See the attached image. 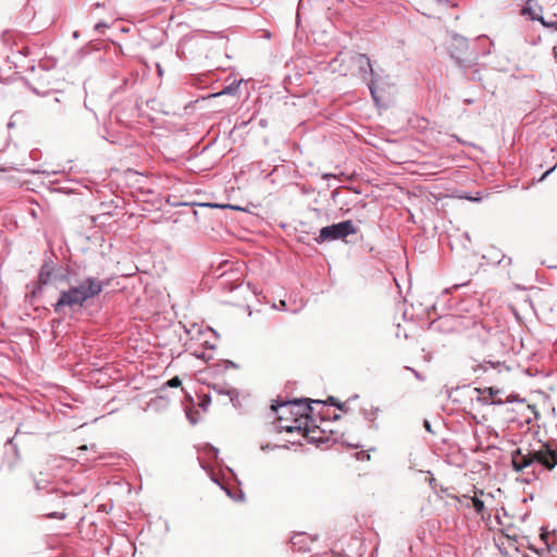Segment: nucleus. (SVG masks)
<instances>
[{"instance_id":"obj_8","label":"nucleus","mask_w":557,"mask_h":557,"mask_svg":"<svg viewBox=\"0 0 557 557\" xmlns=\"http://www.w3.org/2000/svg\"><path fill=\"white\" fill-rule=\"evenodd\" d=\"M64 276L53 274L51 268L49 265H44L39 273V284L48 285V284H57L59 281H62Z\"/></svg>"},{"instance_id":"obj_18","label":"nucleus","mask_w":557,"mask_h":557,"mask_svg":"<svg viewBox=\"0 0 557 557\" xmlns=\"http://www.w3.org/2000/svg\"><path fill=\"white\" fill-rule=\"evenodd\" d=\"M552 171H553V169H550V170L546 171V172L543 174V176H542V178H541V180H544V178H545V177H546V176H547Z\"/></svg>"},{"instance_id":"obj_12","label":"nucleus","mask_w":557,"mask_h":557,"mask_svg":"<svg viewBox=\"0 0 557 557\" xmlns=\"http://www.w3.org/2000/svg\"><path fill=\"white\" fill-rule=\"evenodd\" d=\"M166 385L169 387H173V388L174 387H180L182 385V381H181V379L178 376H174V377H172L171 380H169L166 382Z\"/></svg>"},{"instance_id":"obj_1","label":"nucleus","mask_w":557,"mask_h":557,"mask_svg":"<svg viewBox=\"0 0 557 557\" xmlns=\"http://www.w3.org/2000/svg\"><path fill=\"white\" fill-rule=\"evenodd\" d=\"M511 463L516 472H522L530 467L553 471L557 467V447L541 441L519 447L512 451Z\"/></svg>"},{"instance_id":"obj_4","label":"nucleus","mask_w":557,"mask_h":557,"mask_svg":"<svg viewBox=\"0 0 557 557\" xmlns=\"http://www.w3.org/2000/svg\"><path fill=\"white\" fill-rule=\"evenodd\" d=\"M311 407L302 400L281 399V432L294 435L310 421Z\"/></svg>"},{"instance_id":"obj_17","label":"nucleus","mask_w":557,"mask_h":557,"mask_svg":"<svg viewBox=\"0 0 557 557\" xmlns=\"http://www.w3.org/2000/svg\"><path fill=\"white\" fill-rule=\"evenodd\" d=\"M330 401H331V404H332V405H335V406H337L339 409H343V406H342V405L336 404V403L334 401V398H333V397H330Z\"/></svg>"},{"instance_id":"obj_9","label":"nucleus","mask_w":557,"mask_h":557,"mask_svg":"<svg viewBox=\"0 0 557 557\" xmlns=\"http://www.w3.org/2000/svg\"><path fill=\"white\" fill-rule=\"evenodd\" d=\"M520 407L522 411V416L524 417L525 423H531L532 421L540 419V412L535 405L524 404V400H520Z\"/></svg>"},{"instance_id":"obj_22","label":"nucleus","mask_w":557,"mask_h":557,"mask_svg":"<svg viewBox=\"0 0 557 557\" xmlns=\"http://www.w3.org/2000/svg\"><path fill=\"white\" fill-rule=\"evenodd\" d=\"M208 403H210V399H207V401H203V403L201 404V407H205V405H208Z\"/></svg>"},{"instance_id":"obj_14","label":"nucleus","mask_w":557,"mask_h":557,"mask_svg":"<svg viewBox=\"0 0 557 557\" xmlns=\"http://www.w3.org/2000/svg\"><path fill=\"white\" fill-rule=\"evenodd\" d=\"M235 88H233L232 86H227L226 88H224L221 92L219 94H213L211 95V97H216V96H220V95H224V94H231Z\"/></svg>"},{"instance_id":"obj_2","label":"nucleus","mask_w":557,"mask_h":557,"mask_svg":"<svg viewBox=\"0 0 557 557\" xmlns=\"http://www.w3.org/2000/svg\"><path fill=\"white\" fill-rule=\"evenodd\" d=\"M101 290V281L94 277L85 278L79 284L61 292L60 298L54 305V311L61 312L64 307L71 309L83 307L88 299L99 295Z\"/></svg>"},{"instance_id":"obj_5","label":"nucleus","mask_w":557,"mask_h":557,"mask_svg":"<svg viewBox=\"0 0 557 557\" xmlns=\"http://www.w3.org/2000/svg\"><path fill=\"white\" fill-rule=\"evenodd\" d=\"M294 440H285L290 444L302 445V441H307L308 443L322 444L329 442L327 433L322 430L320 426L313 424L312 418L310 417V421L304 424L299 431L294 434Z\"/></svg>"},{"instance_id":"obj_21","label":"nucleus","mask_w":557,"mask_h":557,"mask_svg":"<svg viewBox=\"0 0 557 557\" xmlns=\"http://www.w3.org/2000/svg\"><path fill=\"white\" fill-rule=\"evenodd\" d=\"M208 403H210V399H207V401H203V403L201 404V407H205V405H208Z\"/></svg>"},{"instance_id":"obj_19","label":"nucleus","mask_w":557,"mask_h":557,"mask_svg":"<svg viewBox=\"0 0 557 557\" xmlns=\"http://www.w3.org/2000/svg\"><path fill=\"white\" fill-rule=\"evenodd\" d=\"M262 449H263V450H264V449H274V446H272V447H270L269 445H267V446H262Z\"/></svg>"},{"instance_id":"obj_7","label":"nucleus","mask_w":557,"mask_h":557,"mask_svg":"<svg viewBox=\"0 0 557 557\" xmlns=\"http://www.w3.org/2000/svg\"><path fill=\"white\" fill-rule=\"evenodd\" d=\"M475 391L479 393V399L485 405H500L503 403V400L498 397V395L502 393L499 388L485 387L475 388Z\"/></svg>"},{"instance_id":"obj_16","label":"nucleus","mask_w":557,"mask_h":557,"mask_svg":"<svg viewBox=\"0 0 557 557\" xmlns=\"http://www.w3.org/2000/svg\"><path fill=\"white\" fill-rule=\"evenodd\" d=\"M270 409L275 412L278 409V400H272Z\"/></svg>"},{"instance_id":"obj_3","label":"nucleus","mask_w":557,"mask_h":557,"mask_svg":"<svg viewBox=\"0 0 557 557\" xmlns=\"http://www.w3.org/2000/svg\"><path fill=\"white\" fill-rule=\"evenodd\" d=\"M342 69L341 72L344 75L357 76L362 79H367L368 74L370 73L373 77L369 83V88L371 95L375 102L380 101L379 96V78L374 77V71L371 64L370 59L367 54L363 53H347L342 55Z\"/></svg>"},{"instance_id":"obj_11","label":"nucleus","mask_w":557,"mask_h":557,"mask_svg":"<svg viewBox=\"0 0 557 557\" xmlns=\"http://www.w3.org/2000/svg\"><path fill=\"white\" fill-rule=\"evenodd\" d=\"M472 505H473V507H474L475 511H476L479 515H483V510H484V508H485V506H484V502H483V500H481L479 497L474 496V497L472 498Z\"/></svg>"},{"instance_id":"obj_10","label":"nucleus","mask_w":557,"mask_h":557,"mask_svg":"<svg viewBox=\"0 0 557 557\" xmlns=\"http://www.w3.org/2000/svg\"><path fill=\"white\" fill-rule=\"evenodd\" d=\"M541 21V23L546 26V27H550V28H554V29H557V20H556V16H553V17H549V18H545V17H540L539 18Z\"/></svg>"},{"instance_id":"obj_6","label":"nucleus","mask_w":557,"mask_h":557,"mask_svg":"<svg viewBox=\"0 0 557 557\" xmlns=\"http://www.w3.org/2000/svg\"><path fill=\"white\" fill-rule=\"evenodd\" d=\"M357 230L351 221H344L331 226L322 227L319 238L321 242L344 238L348 235L356 234Z\"/></svg>"},{"instance_id":"obj_23","label":"nucleus","mask_w":557,"mask_h":557,"mask_svg":"<svg viewBox=\"0 0 557 557\" xmlns=\"http://www.w3.org/2000/svg\"><path fill=\"white\" fill-rule=\"evenodd\" d=\"M280 305H281V308L285 307V301L281 299Z\"/></svg>"},{"instance_id":"obj_20","label":"nucleus","mask_w":557,"mask_h":557,"mask_svg":"<svg viewBox=\"0 0 557 557\" xmlns=\"http://www.w3.org/2000/svg\"><path fill=\"white\" fill-rule=\"evenodd\" d=\"M208 403H210V399H207V401H203V403L201 404V407H205V405H208Z\"/></svg>"},{"instance_id":"obj_15","label":"nucleus","mask_w":557,"mask_h":557,"mask_svg":"<svg viewBox=\"0 0 557 557\" xmlns=\"http://www.w3.org/2000/svg\"><path fill=\"white\" fill-rule=\"evenodd\" d=\"M108 25L104 24V23H98L95 25V30H97L98 33H103V29L107 28Z\"/></svg>"},{"instance_id":"obj_13","label":"nucleus","mask_w":557,"mask_h":557,"mask_svg":"<svg viewBox=\"0 0 557 557\" xmlns=\"http://www.w3.org/2000/svg\"><path fill=\"white\" fill-rule=\"evenodd\" d=\"M46 516H47L48 518H58V519L63 520V519H65V518H66V516H67V515H66L64 511H62V512H57V511H54V512H49V513H47Z\"/></svg>"}]
</instances>
